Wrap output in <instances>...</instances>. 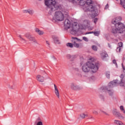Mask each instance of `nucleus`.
Listing matches in <instances>:
<instances>
[{
	"label": "nucleus",
	"instance_id": "1",
	"mask_svg": "<svg viewBox=\"0 0 125 125\" xmlns=\"http://www.w3.org/2000/svg\"><path fill=\"white\" fill-rule=\"evenodd\" d=\"M121 17H117L112 21V23L114 25V27L112 28L111 32L115 36L118 34H123L125 31V25L121 22Z\"/></svg>",
	"mask_w": 125,
	"mask_h": 125
},
{
	"label": "nucleus",
	"instance_id": "2",
	"mask_svg": "<svg viewBox=\"0 0 125 125\" xmlns=\"http://www.w3.org/2000/svg\"><path fill=\"white\" fill-rule=\"evenodd\" d=\"M89 61L84 63L82 66V70L84 73H96L98 71V63H96L95 59L93 58H90Z\"/></svg>",
	"mask_w": 125,
	"mask_h": 125
},
{
	"label": "nucleus",
	"instance_id": "3",
	"mask_svg": "<svg viewBox=\"0 0 125 125\" xmlns=\"http://www.w3.org/2000/svg\"><path fill=\"white\" fill-rule=\"evenodd\" d=\"M118 85V80H114L113 81L110 82L107 86H102L100 88V91L101 92L105 91V90H107L109 95L110 96H112L114 93V91L111 88H113V87L115 86H117Z\"/></svg>",
	"mask_w": 125,
	"mask_h": 125
},
{
	"label": "nucleus",
	"instance_id": "4",
	"mask_svg": "<svg viewBox=\"0 0 125 125\" xmlns=\"http://www.w3.org/2000/svg\"><path fill=\"white\" fill-rule=\"evenodd\" d=\"M92 3V0H87L86 5H87L85 8H83V11L85 12L87 11H91L92 13V17H96L98 15V10L94 6L90 5Z\"/></svg>",
	"mask_w": 125,
	"mask_h": 125
},
{
	"label": "nucleus",
	"instance_id": "5",
	"mask_svg": "<svg viewBox=\"0 0 125 125\" xmlns=\"http://www.w3.org/2000/svg\"><path fill=\"white\" fill-rule=\"evenodd\" d=\"M45 4L50 8L51 11H55L59 8V6L55 0H45Z\"/></svg>",
	"mask_w": 125,
	"mask_h": 125
},
{
	"label": "nucleus",
	"instance_id": "6",
	"mask_svg": "<svg viewBox=\"0 0 125 125\" xmlns=\"http://www.w3.org/2000/svg\"><path fill=\"white\" fill-rule=\"evenodd\" d=\"M55 18L57 21H63L64 20V14L61 11L56 12Z\"/></svg>",
	"mask_w": 125,
	"mask_h": 125
},
{
	"label": "nucleus",
	"instance_id": "7",
	"mask_svg": "<svg viewBox=\"0 0 125 125\" xmlns=\"http://www.w3.org/2000/svg\"><path fill=\"white\" fill-rule=\"evenodd\" d=\"M72 40L71 41V42H73V46H74V47H76L77 48H79V47H80V44L77 43V42H82V40L79 39L77 37H72Z\"/></svg>",
	"mask_w": 125,
	"mask_h": 125
},
{
	"label": "nucleus",
	"instance_id": "8",
	"mask_svg": "<svg viewBox=\"0 0 125 125\" xmlns=\"http://www.w3.org/2000/svg\"><path fill=\"white\" fill-rule=\"evenodd\" d=\"M78 24L73 25L72 28L70 29V33L71 35H76L78 32Z\"/></svg>",
	"mask_w": 125,
	"mask_h": 125
},
{
	"label": "nucleus",
	"instance_id": "9",
	"mask_svg": "<svg viewBox=\"0 0 125 125\" xmlns=\"http://www.w3.org/2000/svg\"><path fill=\"white\" fill-rule=\"evenodd\" d=\"M64 28L66 29V30H68V29H70V27L71 26V21H70L69 19H65L64 21Z\"/></svg>",
	"mask_w": 125,
	"mask_h": 125
},
{
	"label": "nucleus",
	"instance_id": "10",
	"mask_svg": "<svg viewBox=\"0 0 125 125\" xmlns=\"http://www.w3.org/2000/svg\"><path fill=\"white\" fill-rule=\"evenodd\" d=\"M71 89H73V90H81V89H82L81 87L73 83L71 85Z\"/></svg>",
	"mask_w": 125,
	"mask_h": 125
},
{
	"label": "nucleus",
	"instance_id": "11",
	"mask_svg": "<svg viewBox=\"0 0 125 125\" xmlns=\"http://www.w3.org/2000/svg\"><path fill=\"white\" fill-rule=\"evenodd\" d=\"M26 38L30 41L33 42H36V40H35V37H32V35L30 34L26 35Z\"/></svg>",
	"mask_w": 125,
	"mask_h": 125
},
{
	"label": "nucleus",
	"instance_id": "12",
	"mask_svg": "<svg viewBox=\"0 0 125 125\" xmlns=\"http://www.w3.org/2000/svg\"><path fill=\"white\" fill-rule=\"evenodd\" d=\"M66 57L67 59H70L71 61H73V59H75V58H77V55H73L72 56H71L70 54H67L66 55Z\"/></svg>",
	"mask_w": 125,
	"mask_h": 125
},
{
	"label": "nucleus",
	"instance_id": "13",
	"mask_svg": "<svg viewBox=\"0 0 125 125\" xmlns=\"http://www.w3.org/2000/svg\"><path fill=\"white\" fill-rule=\"evenodd\" d=\"M79 4L81 6H83V8H85L86 7V6L85 7V6L86 5V2L84 1V0L79 1Z\"/></svg>",
	"mask_w": 125,
	"mask_h": 125
},
{
	"label": "nucleus",
	"instance_id": "14",
	"mask_svg": "<svg viewBox=\"0 0 125 125\" xmlns=\"http://www.w3.org/2000/svg\"><path fill=\"white\" fill-rule=\"evenodd\" d=\"M54 88H55V93L56 95H57V97L59 98L60 94H59V90H58V88L57 86L55 84H54Z\"/></svg>",
	"mask_w": 125,
	"mask_h": 125
},
{
	"label": "nucleus",
	"instance_id": "15",
	"mask_svg": "<svg viewBox=\"0 0 125 125\" xmlns=\"http://www.w3.org/2000/svg\"><path fill=\"white\" fill-rule=\"evenodd\" d=\"M36 79L38 82H41V83L44 82V77L41 75H38L36 77Z\"/></svg>",
	"mask_w": 125,
	"mask_h": 125
},
{
	"label": "nucleus",
	"instance_id": "16",
	"mask_svg": "<svg viewBox=\"0 0 125 125\" xmlns=\"http://www.w3.org/2000/svg\"><path fill=\"white\" fill-rule=\"evenodd\" d=\"M117 81V85L118 84H120V86H125V79H122L121 80L120 82H118V80H116Z\"/></svg>",
	"mask_w": 125,
	"mask_h": 125
},
{
	"label": "nucleus",
	"instance_id": "17",
	"mask_svg": "<svg viewBox=\"0 0 125 125\" xmlns=\"http://www.w3.org/2000/svg\"><path fill=\"white\" fill-rule=\"evenodd\" d=\"M22 11L23 13H29L31 15L34 14V11L32 9L23 10Z\"/></svg>",
	"mask_w": 125,
	"mask_h": 125
},
{
	"label": "nucleus",
	"instance_id": "18",
	"mask_svg": "<svg viewBox=\"0 0 125 125\" xmlns=\"http://www.w3.org/2000/svg\"><path fill=\"white\" fill-rule=\"evenodd\" d=\"M36 125H43L42 122V119L40 118L37 119L36 121Z\"/></svg>",
	"mask_w": 125,
	"mask_h": 125
},
{
	"label": "nucleus",
	"instance_id": "19",
	"mask_svg": "<svg viewBox=\"0 0 125 125\" xmlns=\"http://www.w3.org/2000/svg\"><path fill=\"white\" fill-rule=\"evenodd\" d=\"M35 32L38 34L40 36H42L43 35L44 32L43 31H41V30H39V28H35Z\"/></svg>",
	"mask_w": 125,
	"mask_h": 125
},
{
	"label": "nucleus",
	"instance_id": "20",
	"mask_svg": "<svg viewBox=\"0 0 125 125\" xmlns=\"http://www.w3.org/2000/svg\"><path fill=\"white\" fill-rule=\"evenodd\" d=\"M101 57L102 59H104V58H106V57H108V54L106 52H103L101 54Z\"/></svg>",
	"mask_w": 125,
	"mask_h": 125
},
{
	"label": "nucleus",
	"instance_id": "21",
	"mask_svg": "<svg viewBox=\"0 0 125 125\" xmlns=\"http://www.w3.org/2000/svg\"><path fill=\"white\" fill-rule=\"evenodd\" d=\"M119 47H117V51H119V52H121V50L122 48L121 47H123V42H120L118 43Z\"/></svg>",
	"mask_w": 125,
	"mask_h": 125
},
{
	"label": "nucleus",
	"instance_id": "22",
	"mask_svg": "<svg viewBox=\"0 0 125 125\" xmlns=\"http://www.w3.org/2000/svg\"><path fill=\"white\" fill-rule=\"evenodd\" d=\"M52 38L55 43H59V40H58V37L57 36H53Z\"/></svg>",
	"mask_w": 125,
	"mask_h": 125
},
{
	"label": "nucleus",
	"instance_id": "23",
	"mask_svg": "<svg viewBox=\"0 0 125 125\" xmlns=\"http://www.w3.org/2000/svg\"><path fill=\"white\" fill-rule=\"evenodd\" d=\"M114 124L115 125H123V122L119 120H114Z\"/></svg>",
	"mask_w": 125,
	"mask_h": 125
},
{
	"label": "nucleus",
	"instance_id": "24",
	"mask_svg": "<svg viewBox=\"0 0 125 125\" xmlns=\"http://www.w3.org/2000/svg\"><path fill=\"white\" fill-rule=\"evenodd\" d=\"M113 114L115 115L116 117H118V118H122V114L118 112H113Z\"/></svg>",
	"mask_w": 125,
	"mask_h": 125
},
{
	"label": "nucleus",
	"instance_id": "25",
	"mask_svg": "<svg viewBox=\"0 0 125 125\" xmlns=\"http://www.w3.org/2000/svg\"><path fill=\"white\" fill-rule=\"evenodd\" d=\"M67 46H68L69 47H71V48H73L74 47L73 43H67L66 44Z\"/></svg>",
	"mask_w": 125,
	"mask_h": 125
},
{
	"label": "nucleus",
	"instance_id": "26",
	"mask_svg": "<svg viewBox=\"0 0 125 125\" xmlns=\"http://www.w3.org/2000/svg\"><path fill=\"white\" fill-rule=\"evenodd\" d=\"M93 34H94V36H97V37H98V36H99V35L100 34V31H95L93 33Z\"/></svg>",
	"mask_w": 125,
	"mask_h": 125
},
{
	"label": "nucleus",
	"instance_id": "27",
	"mask_svg": "<svg viewBox=\"0 0 125 125\" xmlns=\"http://www.w3.org/2000/svg\"><path fill=\"white\" fill-rule=\"evenodd\" d=\"M105 76L107 79H110V72L107 71L105 73Z\"/></svg>",
	"mask_w": 125,
	"mask_h": 125
},
{
	"label": "nucleus",
	"instance_id": "28",
	"mask_svg": "<svg viewBox=\"0 0 125 125\" xmlns=\"http://www.w3.org/2000/svg\"><path fill=\"white\" fill-rule=\"evenodd\" d=\"M120 109L121 111H122V112H123V113L124 114H125V108H124V106H123V105L120 106Z\"/></svg>",
	"mask_w": 125,
	"mask_h": 125
},
{
	"label": "nucleus",
	"instance_id": "29",
	"mask_svg": "<svg viewBox=\"0 0 125 125\" xmlns=\"http://www.w3.org/2000/svg\"><path fill=\"white\" fill-rule=\"evenodd\" d=\"M92 48L93 50H94L95 51H97V47L95 45L92 46Z\"/></svg>",
	"mask_w": 125,
	"mask_h": 125
},
{
	"label": "nucleus",
	"instance_id": "30",
	"mask_svg": "<svg viewBox=\"0 0 125 125\" xmlns=\"http://www.w3.org/2000/svg\"><path fill=\"white\" fill-rule=\"evenodd\" d=\"M85 116H86L84 113H82L80 115V117L82 118V119H84L85 118Z\"/></svg>",
	"mask_w": 125,
	"mask_h": 125
},
{
	"label": "nucleus",
	"instance_id": "31",
	"mask_svg": "<svg viewBox=\"0 0 125 125\" xmlns=\"http://www.w3.org/2000/svg\"><path fill=\"white\" fill-rule=\"evenodd\" d=\"M113 64H115L116 67H118V64L117 63V62L116 61V60H113Z\"/></svg>",
	"mask_w": 125,
	"mask_h": 125
},
{
	"label": "nucleus",
	"instance_id": "32",
	"mask_svg": "<svg viewBox=\"0 0 125 125\" xmlns=\"http://www.w3.org/2000/svg\"><path fill=\"white\" fill-rule=\"evenodd\" d=\"M83 40L85 42H88V39L86 37H83Z\"/></svg>",
	"mask_w": 125,
	"mask_h": 125
},
{
	"label": "nucleus",
	"instance_id": "33",
	"mask_svg": "<svg viewBox=\"0 0 125 125\" xmlns=\"http://www.w3.org/2000/svg\"><path fill=\"white\" fill-rule=\"evenodd\" d=\"M93 114L94 115H98V112L95 110H93Z\"/></svg>",
	"mask_w": 125,
	"mask_h": 125
},
{
	"label": "nucleus",
	"instance_id": "34",
	"mask_svg": "<svg viewBox=\"0 0 125 125\" xmlns=\"http://www.w3.org/2000/svg\"><path fill=\"white\" fill-rule=\"evenodd\" d=\"M97 21H98V19L97 18H96L94 19V23H95V24L97 23Z\"/></svg>",
	"mask_w": 125,
	"mask_h": 125
},
{
	"label": "nucleus",
	"instance_id": "35",
	"mask_svg": "<svg viewBox=\"0 0 125 125\" xmlns=\"http://www.w3.org/2000/svg\"><path fill=\"white\" fill-rule=\"evenodd\" d=\"M93 33H94V32H93V31L86 32V33H85V35H88V34H93Z\"/></svg>",
	"mask_w": 125,
	"mask_h": 125
},
{
	"label": "nucleus",
	"instance_id": "36",
	"mask_svg": "<svg viewBox=\"0 0 125 125\" xmlns=\"http://www.w3.org/2000/svg\"><path fill=\"white\" fill-rule=\"evenodd\" d=\"M100 98H101V99H102V100H104V96L102 95H100L99 96Z\"/></svg>",
	"mask_w": 125,
	"mask_h": 125
},
{
	"label": "nucleus",
	"instance_id": "37",
	"mask_svg": "<svg viewBox=\"0 0 125 125\" xmlns=\"http://www.w3.org/2000/svg\"><path fill=\"white\" fill-rule=\"evenodd\" d=\"M88 30H89L90 31H91L92 30H93V27L92 26H89L88 27Z\"/></svg>",
	"mask_w": 125,
	"mask_h": 125
},
{
	"label": "nucleus",
	"instance_id": "38",
	"mask_svg": "<svg viewBox=\"0 0 125 125\" xmlns=\"http://www.w3.org/2000/svg\"><path fill=\"white\" fill-rule=\"evenodd\" d=\"M122 68L123 69V72L124 73H125V67L124 66V64L122 63Z\"/></svg>",
	"mask_w": 125,
	"mask_h": 125
},
{
	"label": "nucleus",
	"instance_id": "39",
	"mask_svg": "<svg viewBox=\"0 0 125 125\" xmlns=\"http://www.w3.org/2000/svg\"><path fill=\"white\" fill-rule=\"evenodd\" d=\"M108 7H109V5H108V4H107L105 5L104 8H105V9H107V8H108Z\"/></svg>",
	"mask_w": 125,
	"mask_h": 125
},
{
	"label": "nucleus",
	"instance_id": "40",
	"mask_svg": "<svg viewBox=\"0 0 125 125\" xmlns=\"http://www.w3.org/2000/svg\"><path fill=\"white\" fill-rule=\"evenodd\" d=\"M120 78H121V80H122V79H123L124 80V75L121 74L120 76Z\"/></svg>",
	"mask_w": 125,
	"mask_h": 125
},
{
	"label": "nucleus",
	"instance_id": "41",
	"mask_svg": "<svg viewBox=\"0 0 125 125\" xmlns=\"http://www.w3.org/2000/svg\"><path fill=\"white\" fill-rule=\"evenodd\" d=\"M19 38H20V39H21V40L22 41H25V40H24V39L22 38L21 36H20V35L19 36Z\"/></svg>",
	"mask_w": 125,
	"mask_h": 125
},
{
	"label": "nucleus",
	"instance_id": "42",
	"mask_svg": "<svg viewBox=\"0 0 125 125\" xmlns=\"http://www.w3.org/2000/svg\"><path fill=\"white\" fill-rule=\"evenodd\" d=\"M108 46L109 47V48H112V46H111V44H110V43H108Z\"/></svg>",
	"mask_w": 125,
	"mask_h": 125
},
{
	"label": "nucleus",
	"instance_id": "43",
	"mask_svg": "<svg viewBox=\"0 0 125 125\" xmlns=\"http://www.w3.org/2000/svg\"><path fill=\"white\" fill-rule=\"evenodd\" d=\"M64 15H66V16H67V15H68V12H65V13H64Z\"/></svg>",
	"mask_w": 125,
	"mask_h": 125
},
{
	"label": "nucleus",
	"instance_id": "44",
	"mask_svg": "<svg viewBox=\"0 0 125 125\" xmlns=\"http://www.w3.org/2000/svg\"><path fill=\"white\" fill-rule=\"evenodd\" d=\"M46 43L48 44V45H49V42L46 41Z\"/></svg>",
	"mask_w": 125,
	"mask_h": 125
},
{
	"label": "nucleus",
	"instance_id": "45",
	"mask_svg": "<svg viewBox=\"0 0 125 125\" xmlns=\"http://www.w3.org/2000/svg\"><path fill=\"white\" fill-rule=\"evenodd\" d=\"M101 112H102V113H104V114H106V115H107V114L105 112H104L103 111H101Z\"/></svg>",
	"mask_w": 125,
	"mask_h": 125
},
{
	"label": "nucleus",
	"instance_id": "46",
	"mask_svg": "<svg viewBox=\"0 0 125 125\" xmlns=\"http://www.w3.org/2000/svg\"><path fill=\"white\" fill-rule=\"evenodd\" d=\"M53 59L54 60H56V58H55V57H53Z\"/></svg>",
	"mask_w": 125,
	"mask_h": 125
},
{
	"label": "nucleus",
	"instance_id": "47",
	"mask_svg": "<svg viewBox=\"0 0 125 125\" xmlns=\"http://www.w3.org/2000/svg\"><path fill=\"white\" fill-rule=\"evenodd\" d=\"M71 0L72 1H73V0L76 1V0Z\"/></svg>",
	"mask_w": 125,
	"mask_h": 125
},
{
	"label": "nucleus",
	"instance_id": "48",
	"mask_svg": "<svg viewBox=\"0 0 125 125\" xmlns=\"http://www.w3.org/2000/svg\"><path fill=\"white\" fill-rule=\"evenodd\" d=\"M93 78H94L93 77H92L91 78V79H93Z\"/></svg>",
	"mask_w": 125,
	"mask_h": 125
},
{
	"label": "nucleus",
	"instance_id": "49",
	"mask_svg": "<svg viewBox=\"0 0 125 125\" xmlns=\"http://www.w3.org/2000/svg\"><path fill=\"white\" fill-rule=\"evenodd\" d=\"M53 21H54V18L53 19Z\"/></svg>",
	"mask_w": 125,
	"mask_h": 125
},
{
	"label": "nucleus",
	"instance_id": "50",
	"mask_svg": "<svg viewBox=\"0 0 125 125\" xmlns=\"http://www.w3.org/2000/svg\"><path fill=\"white\" fill-rule=\"evenodd\" d=\"M125 125V124L123 123L122 125Z\"/></svg>",
	"mask_w": 125,
	"mask_h": 125
},
{
	"label": "nucleus",
	"instance_id": "51",
	"mask_svg": "<svg viewBox=\"0 0 125 125\" xmlns=\"http://www.w3.org/2000/svg\"><path fill=\"white\" fill-rule=\"evenodd\" d=\"M117 0V1H118L119 0Z\"/></svg>",
	"mask_w": 125,
	"mask_h": 125
},
{
	"label": "nucleus",
	"instance_id": "52",
	"mask_svg": "<svg viewBox=\"0 0 125 125\" xmlns=\"http://www.w3.org/2000/svg\"><path fill=\"white\" fill-rule=\"evenodd\" d=\"M82 29H83V28H81Z\"/></svg>",
	"mask_w": 125,
	"mask_h": 125
}]
</instances>
